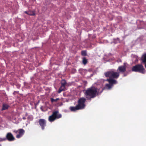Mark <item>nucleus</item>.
<instances>
[{"instance_id": "1a4fd4ad", "label": "nucleus", "mask_w": 146, "mask_h": 146, "mask_svg": "<svg viewBox=\"0 0 146 146\" xmlns=\"http://www.w3.org/2000/svg\"><path fill=\"white\" fill-rule=\"evenodd\" d=\"M6 139L9 141H12L15 140V139L11 133H8L6 135Z\"/></svg>"}, {"instance_id": "f257e3e1", "label": "nucleus", "mask_w": 146, "mask_h": 146, "mask_svg": "<svg viewBox=\"0 0 146 146\" xmlns=\"http://www.w3.org/2000/svg\"><path fill=\"white\" fill-rule=\"evenodd\" d=\"M104 90V88L98 89L94 86H92L84 91V94L88 100H91V99L95 98L100 94Z\"/></svg>"}, {"instance_id": "a211bd4d", "label": "nucleus", "mask_w": 146, "mask_h": 146, "mask_svg": "<svg viewBox=\"0 0 146 146\" xmlns=\"http://www.w3.org/2000/svg\"><path fill=\"white\" fill-rule=\"evenodd\" d=\"M88 62V60L85 57L82 58V63L84 65H86Z\"/></svg>"}, {"instance_id": "39448f33", "label": "nucleus", "mask_w": 146, "mask_h": 146, "mask_svg": "<svg viewBox=\"0 0 146 146\" xmlns=\"http://www.w3.org/2000/svg\"><path fill=\"white\" fill-rule=\"evenodd\" d=\"M86 101V99L83 97L80 98L78 100L77 105L80 110L83 109L85 108L86 106L85 103Z\"/></svg>"}, {"instance_id": "6e6552de", "label": "nucleus", "mask_w": 146, "mask_h": 146, "mask_svg": "<svg viewBox=\"0 0 146 146\" xmlns=\"http://www.w3.org/2000/svg\"><path fill=\"white\" fill-rule=\"evenodd\" d=\"M126 66L125 63H124L123 65H122L119 66L117 71H119V72L124 73L126 70Z\"/></svg>"}, {"instance_id": "9b49d317", "label": "nucleus", "mask_w": 146, "mask_h": 146, "mask_svg": "<svg viewBox=\"0 0 146 146\" xmlns=\"http://www.w3.org/2000/svg\"><path fill=\"white\" fill-rule=\"evenodd\" d=\"M25 12L30 15H35V11L33 10H30L28 11H26Z\"/></svg>"}, {"instance_id": "4468645a", "label": "nucleus", "mask_w": 146, "mask_h": 146, "mask_svg": "<svg viewBox=\"0 0 146 146\" xmlns=\"http://www.w3.org/2000/svg\"><path fill=\"white\" fill-rule=\"evenodd\" d=\"M113 86L111 85V84H106L105 85V87H100V88H104V90L105 89H110Z\"/></svg>"}, {"instance_id": "20e7f679", "label": "nucleus", "mask_w": 146, "mask_h": 146, "mask_svg": "<svg viewBox=\"0 0 146 146\" xmlns=\"http://www.w3.org/2000/svg\"><path fill=\"white\" fill-rule=\"evenodd\" d=\"M104 75L107 77H109L110 78L115 79L117 78L119 76V73L113 71L107 72L104 73Z\"/></svg>"}, {"instance_id": "4be33fe9", "label": "nucleus", "mask_w": 146, "mask_h": 146, "mask_svg": "<svg viewBox=\"0 0 146 146\" xmlns=\"http://www.w3.org/2000/svg\"><path fill=\"white\" fill-rule=\"evenodd\" d=\"M111 79V78L108 79L106 80V81H108L109 82L110 80Z\"/></svg>"}, {"instance_id": "b1692460", "label": "nucleus", "mask_w": 146, "mask_h": 146, "mask_svg": "<svg viewBox=\"0 0 146 146\" xmlns=\"http://www.w3.org/2000/svg\"><path fill=\"white\" fill-rule=\"evenodd\" d=\"M28 115V114L27 113H26L25 114V116H27Z\"/></svg>"}, {"instance_id": "393cba45", "label": "nucleus", "mask_w": 146, "mask_h": 146, "mask_svg": "<svg viewBox=\"0 0 146 146\" xmlns=\"http://www.w3.org/2000/svg\"><path fill=\"white\" fill-rule=\"evenodd\" d=\"M144 64H145V68H146V62L144 63Z\"/></svg>"}, {"instance_id": "f3484780", "label": "nucleus", "mask_w": 146, "mask_h": 146, "mask_svg": "<svg viewBox=\"0 0 146 146\" xmlns=\"http://www.w3.org/2000/svg\"><path fill=\"white\" fill-rule=\"evenodd\" d=\"M61 85L65 87L66 84V82L65 79H62L60 82Z\"/></svg>"}, {"instance_id": "0eeeda50", "label": "nucleus", "mask_w": 146, "mask_h": 146, "mask_svg": "<svg viewBox=\"0 0 146 146\" xmlns=\"http://www.w3.org/2000/svg\"><path fill=\"white\" fill-rule=\"evenodd\" d=\"M38 123L41 127L42 129L44 130V129L45 127L46 126V120L43 119H40L39 120Z\"/></svg>"}, {"instance_id": "dca6fc26", "label": "nucleus", "mask_w": 146, "mask_h": 146, "mask_svg": "<svg viewBox=\"0 0 146 146\" xmlns=\"http://www.w3.org/2000/svg\"><path fill=\"white\" fill-rule=\"evenodd\" d=\"M65 87L62 86H61L60 88H59L58 90V93H60L62 91L65 90Z\"/></svg>"}, {"instance_id": "9d476101", "label": "nucleus", "mask_w": 146, "mask_h": 146, "mask_svg": "<svg viewBox=\"0 0 146 146\" xmlns=\"http://www.w3.org/2000/svg\"><path fill=\"white\" fill-rule=\"evenodd\" d=\"M70 109V111H75L77 110H80L77 105L75 107L71 106Z\"/></svg>"}, {"instance_id": "f8f14e48", "label": "nucleus", "mask_w": 146, "mask_h": 146, "mask_svg": "<svg viewBox=\"0 0 146 146\" xmlns=\"http://www.w3.org/2000/svg\"><path fill=\"white\" fill-rule=\"evenodd\" d=\"M141 60L143 64L146 62V53L142 55L141 58Z\"/></svg>"}, {"instance_id": "423d86ee", "label": "nucleus", "mask_w": 146, "mask_h": 146, "mask_svg": "<svg viewBox=\"0 0 146 146\" xmlns=\"http://www.w3.org/2000/svg\"><path fill=\"white\" fill-rule=\"evenodd\" d=\"M13 132L16 134L18 133V134H17L16 137L17 138H19L23 135L25 132V131L23 129H19L17 130H14L13 131Z\"/></svg>"}, {"instance_id": "7ed1b4c3", "label": "nucleus", "mask_w": 146, "mask_h": 146, "mask_svg": "<svg viewBox=\"0 0 146 146\" xmlns=\"http://www.w3.org/2000/svg\"><path fill=\"white\" fill-rule=\"evenodd\" d=\"M132 71L143 74H144L145 72V70L143 66L141 64H137L133 66L132 68Z\"/></svg>"}, {"instance_id": "5701e85b", "label": "nucleus", "mask_w": 146, "mask_h": 146, "mask_svg": "<svg viewBox=\"0 0 146 146\" xmlns=\"http://www.w3.org/2000/svg\"><path fill=\"white\" fill-rule=\"evenodd\" d=\"M42 108H43L42 106H41V107L40 108V109L42 111H44V110H43V109H42Z\"/></svg>"}, {"instance_id": "412c9836", "label": "nucleus", "mask_w": 146, "mask_h": 146, "mask_svg": "<svg viewBox=\"0 0 146 146\" xmlns=\"http://www.w3.org/2000/svg\"><path fill=\"white\" fill-rule=\"evenodd\" d=\"M59 100V98H57L55 99H54L53 98H51V101L52 102H57Z\"/></svg>"}, {"instance_id": "2eb2a0df", "label": "nucleus", "mask_w": 146, "mask_h": 146, "mask_svg": "<svg viewBox=\"0 0 146 146\" xmlns=\"http://www.w3.org/2000/svg\"><path fill=\"white\" fill-rule=\"evenodd\" d=\"M9 106L6 104H3V105L1 110L3 111L4 110H6L8 109Z\"/></svg>"}, {"instance_id": "f03ea898", "label": "nucleus", "mask_w": 146, "mask_h": 146, "mask_svg": "<svg viewBox=\"0 0 146 146\" xmlns=\"http://www.w3.org/2000/svg\"><path fill=\"white\" fill-rule=\"evenodd\" d=\"M62 115L59 113L58 111H53L52 114L49 116L48 120L50 122L54 121L56 119H58L61 117Z\"/></svg>"}, {"instance_id": "6ab92c4d", "label": "nucleus", "mask_w": 146, "mask_h": 146, "mask_svg": "<svg viewBox=\"0 0 146 146\" xmlns=\"http://www.w3.org/2000/svg\"><path fill=\"white\" fill-rule=\"evenodd\" d=\"M27 119L29 121H32L33 119V117L32 115H28Z\"/></svg>"}, {"instance_id": "bb28decb", "label": "nucleus", "mask_w": 146, "mask_h": 146, "mask_svg": "<svg viewBox=\"0 0 146 146\" xmlns=\"http://www.w3.org/2000/svg\"><path fill=\"white\" fill-rule=\"evenodd\" d=\"M6 140V139L5 138H4V139H3V140Z\"/></svg>"}, {"instance_id": "ddd939ff", "label": "nucleus", "mask_w": 146, "mask_h": 146, "mask_svg": "<svg viewBox=\"0 0 146 146\" xmlns=\"http://www.w3.org/2000/svg\"><path fill=\"white\" fill-rule=\"evenodd\" d=\"M117 83V81L116 80L112 78L111 79L109 82V83L112 86H113L114 84H116Z\"/></svg>"}, {"instance_id": "cd10ccee", "label": "nucleus", "mask_w": 146, "mask_h": 146, "mask_svg": "<svg viewBox=\"0 0 146 146\" xmlns=\"http://www.w3.org/2000/svg\"><path fill=\"white\" fill-rule=\"evenodd\" d=\"M0 146H1V145L0 144Z\"/></svg>"}, {"instance_id": "aec40b11", "label": "nucleus", "mask_w": 146, "mask_h": 146, "mask_svg": "<svg viewBox=\"0 0 146 146\" xmlns=\"http://www.w3.org/2000/svg\"><path fill=\"white\" fill-rule=\"evenodd\" d=\"M81 55L82 56H85L87 55V51L86 50H82L81 51Z\"/></svg>"}, {"instance_id": "a878e982", "label": "nucleus", "mask_w": 146, "mask_h": 146, "mask_svg": "<svg viewBox=\"0 0 146 146\" xmlns=\"http://www.w3.org/2000/svg\"><path fill=\"white\" fill-rule=\"evenodd\" d=\"M23 119H24V120H25V119H26V117H23Z\"/></svg>"}]
</instances>
